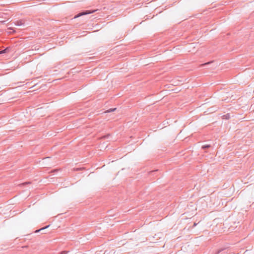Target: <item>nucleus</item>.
Here are the masks:
<instances>
[{"label":"nucleus","instance_id":"2","mask_svg":"<svg viewBox=\"0 0 254 254\" xmlns=\"http://www.w3.org/2000/svg\"><path fill=\"white\" fill-rule=\"evenodd\" d=\"M49 226H50V225H48V226H46V227H45V228H43L40 229H39V230H36V231H35V232H36V233H37V232H38L40 231L41 230H43V229H45V228H47L49 227Z\"/></svg>","mask_w":254,"mask_h":254},{"label":"nucleus","instance_id":"1","mask_svg":"<svg viewBox=\"0 0 254 254\" xmlns=\"http://www.w3.org/2000/svg\"><path fill=\"white\" fill-rule=\"evenodd\" d=\"M91 12H89V11H86L85 12H81V13H80L79 14H78L77 15L75 16V18H76V17H79L81 15H85V14H89V13H90Z\"/></svg>","mask_w":254,"mask_h":254},{"label":"nucleus","instance_id":"4","mask_svg":"<svg viewBox=\"0 0 254 254\" xmlns=\"http://www.w3.org/2000/svg\"><path fill=\"white\" fill-rule=\"evenodd\" d=\"M209 146H210L209 145L203 146L202 147V148H207V147H209Z\"/></svg>","mask_w":254,"mask_h":254},{"label":"nucleus","instance_id":"3","mask_svg":"<svg viewBox=\"0 0 254 254\" xmlns=\"http://www.w3.org/2000/svg\"><path fill=\"white\" fill-rule=\"evenodd\" d=\"M6 51V49H5L4 50H3V51H0V54H2V53H4L5 52V51Z\"/></svg>","mask_w":254,"mask_h":254}]
</instances>
